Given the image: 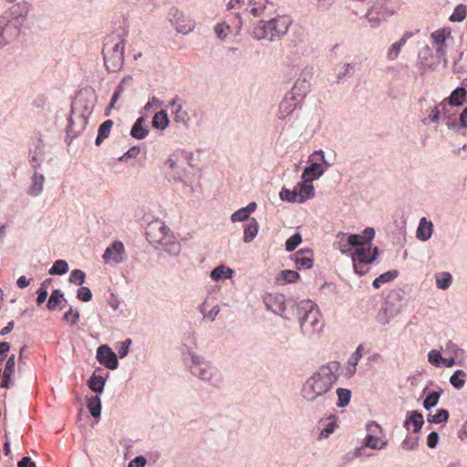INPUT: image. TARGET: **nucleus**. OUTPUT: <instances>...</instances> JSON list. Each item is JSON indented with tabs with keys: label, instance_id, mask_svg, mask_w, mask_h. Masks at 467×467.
Here are the masks:
<instances>
[{
	"label": "nucleus",
	"instance_id": "nucleus-1",
	"mask_svg": "<svg viewBox=\"0 0 467 467\" xmlns=\"http://www.w3.org/2000/svg\"><path fill=\"white\" fill-rule=\"evenodd\" d=\"M339 368L340 364L337 361L320 367L304 383L301 389L302 398L309 403H316V409L319 411L330 407L334 400L331 389L338 379Z\"/></svg>",
	"mask_w": 467,
	"mask_h": 467
},
{
	"label": "nucleus",
	"instance_id": "nucleus-2",
	"mask_svg": "<svg viewBox=\"0 0 467 467\" xmlns=\"http://www.w3.org/2000/svg\"><path fill=\"white\" fill-rule=\"evenodd\" d=\"M292 318L297 319L301 331L306 337H312L322 331L323 323L317 306L311 300L292 303Z\"/></svg>",
	"mask_w": 467,
	"mask_h": 467
},
{
	"label": "nucleus",
	"instance_id": "nucleus-3",
	"mask_svg": "<svg viewBox=\"0 0 467 467\" xmlns=\"http://www.w3.org/2000/svg\"><path fill=\"white\" fill-rule=\"evenodd\" d=\"M191 373L203 381L209 382L213 387H220L223 382V376L220 370L206 360L203 357L195 352L190 351Z\"/></svg>",
	"mask_w": 467,
	"mask_h": 467
},
{
	"label": "nucleus",
	"instance_id": "nucleus-4",
	"mask_svg": "<svg viewBox=\"0 0 467 467\" xmlns=\"http://www.w3.org/2000/svg\"><path fill=\"white\" fill-rule=\"evenodd\" d=\"M104 63L109 72H118L124 64V40L119 36L107 39L102 49Z\"/></svg>",
	"mask_w": 467,
	"mask_h": 467
},
{
	"label": "nucleus",
	"instance_id": "nucleus-5",
	"mask_svg": "<svg viewBox=\"0 0 467 467\" xmlns=\"http://www.w3.org/2000/svg\"><path fill=\"white\" fill-rule=\"evenodd\" d=\"M15 10L12 11V15H16V19L7 20L6 22L0 21V48H3L6 45L13 42L20 33L21 24L17 18L19 16H26L24 15L20 5L13 7Z\"/></svg>",
	"mask_w": 467,
	"mask_h": 467
},
{
	"label": "nucleus",
	"instance_id": "nucleus-6",
	"mask_svg": "<svg viewBox=\"0 0 467 467\" xmlns=\"http://www.w3.org/2000/svg\"><path fill=\"white\" fill-rule=\"evenodd\" d=\"M264 303L273 313L280 315L285 319H292V303H296L293 299L286 300L282 294L270 293L264 296Z\"/></svg>",
	"mask_w": 467,
	"mask_h": 467
},
{
	"label": "nucleus",
	"instance_id": "nucleus-7",
	"mask_svg": "<svg viewBox=\"0 0 467 467\" xmlns=\"http://www.w3.org/2000/svg\"><path fill=\"white\" fill-rule=\"evenodd\" d=\"M146 238L152 245H161L163 248L170 244L171 236L170 229L161 220L150 223L146 228Z\"/></svg>",
	"mask_w": 467,
	"mask_h": 467
},
{
	"label": "nucleus",
	"instance_id": "nucleus-8",
	"mask_svg": "<svg viewBox=\"0 0 467 467\" xmlns=\"http://www.w3.org/2000/svg\"><path fill=\"white\" fill-rule=\"evenodd\" d=\"M336 239L333 244L334 248L339 250L341 254L351 256L354 251L365 247L360 243L361 234L339 232L337 234Z\"/></svg>",
	"mask_w": 467,
	"mask_h": 467
},
{
	"label": "nucleus",
	"instance_id": "nucleus-9",
	"mask_svg": "<svg viewBox=\"0 0 467 467\" xmlns=\"http://www.w3.org/2000/svg\"><path fill=\"white\" fill-rule=\"evenodd\" d=\"M311 78V71L305 69L294 83V86L288 95L292 96L296 99H297V98H300V99L305 98L306 94L310 91Z\"/></svg>",
	"mask_w": 467,
	"mask_h": 467
},
{
	"label": "nucleus",
	"instance_id": "nucleus-10",
	"mask_svg": "<svg viewBox=\"0 0 467 467\" xmlns=\"http://www.w3.org/2000/svg\"><path fill=\"white\" fill-rule=\"evenodd\" d=\"M96 358L101 365L109 369L114 370L119 367L118 357L108 345H101L98 348Z\"/></svg>",
	"mask_w": 467,
	"mask_h": 467
},
{
	"label": "nucleus",
	"instance_id": "nucleus-11",
	"mask_svg": "<svg viewBox=\"0 0 467 467\" xmlns=\"http://www.w3.org/2000/svg\"><path fill=\"white\" fill-rule=\"evenodd\" d=\"M451 34V28L447 27L437 29L431 34V38L433 40V44L436 47V55L439 58H443L446 56V40Z\"/></svg>",
	"mask_w": 467,
	"mask_h": 467
},
{
	"label": "nucleus",
	"instance_id": "nucleus-12",
	"mask_svg": "<svg viewBox=\"0 0 467 467\" xmlns=\"http://www.w3.org/2000/svg\"><path fill=\"white\" fill-rule=\"evenodd\" d=\"M88 119L78 114V111H71L68 119L67 136L71 139L78 137L85 129Z\"/></svg>",
	"mask_w": 467,
	"mask_h": 467
},
{
	"label": "nucleus",
	"instance_id": "nucleus-13",
	"mask_svg": "<svg viewBox=\"0 0 467 467\" xmlns=\"http://www.w3.org/2000/svg\"><path fill=\"white\" fill-rule=\"evenodd\" d=\"M368 248V247H367V246L363 247V248H359L358 250L354 251L351 254V259L353 262L354 270H355V273L358 274V275H364L368 270V265L369 264H371L370 262H368V260L367 258V249Z\"/></svg>",
	"mask_w": 467,
	"mask_h": 467
},
{
	"label": "nucleus",
	"instance_id": "nucleus-14",
	"mask_svg": "<svg viewBox=\"0 0 467 467\" xmlns=\"http://www.w3.org/2000/svg\"><path fill=\"white\" fill-rule=\"evenodd\" d=\"M124 245L120 241H114L106 248L102 257L105 263L120 264L123 262Z\"/></svg>",
	"mask_w": 467,
	"mask_h": 467
},
{
	"label": "nucleus",
	"instance_id": "nucleus-15",
	"mask_svg": "<svg viewBox=\"0 0 467 467\" xmlns=\"http://www.w3.org/2000/svg\"><path fill=\"white\" fill-rule=\"evenodd\" d=\"M375 430L381 431V427L376 421H370L367 424V431L370 433L364 439V445L373 450H381L387 446L388 441H382L380 445H379L380 438L374 435Z\"/></svg>",
	"mask_w": 467,
	"mask_h": 467
},
{
	"label": "nucleus",
	"instance_id": "nucleus-16",
	"mask_svg": "<svg viewBox=\"0 0 467 467\" xmlns=\"http://www.w3.org/2000/svg\"><path fill=\"white\" fill-rule=\"evenodd\" d=\"M272 21L260 20L257 25L253 27L252 36L257 40L267 39L275 41L274 31L272 30Z\"/></svg>",
	"mask_w": 467,
	"mask_h": 467
},
{
	"label": "nucleus",
	"instance_id": "nucleus-17",
	"mask_svg": "<svg viewBox=\"0 0 467 467\" xmlns=\"http://www.w3.org/2000/svg\"><path fill=\"white\" fill-rule=\"evenodd\" d=\"M294 261L298 270L313 267V252L310 249H300L294 255Z\"/></svg>",
	"mask_w": 467,
	"mask_h": 467
},
{
	"label": "nucleus",
	"instance_id": "nucleus-18",
	"mask_svg": "<svg viewBox=\"0 0 467 467\" xmlns=\"http://www.w3.org/2000/svg\"><path fill=\"white\" fill-rule=\"evenodd\" d=\"M94 103L88 99L78 97L71 104V111H78V114L88 119L94 110Z\"/></svg>",
	"mask_w": 467,
	"mask_h": 467
},
{
	"label": "nucleus",
	"instance_id": "nucleus-19",
	"mask_svg": "<svg viewBox=\"0 0 467 467\" xmlns=\"http://www.w3.org/2000/svg\"><path fill=\"white\" fill-rule=\"evenodd\" d=\"M466 96V89L463 87H458L451 93V95L448 98L444 99L440 103V106L443 108H446L447 105L454 107L462 106L465 101Z\"/></svg>",
	"mask_w": 467,
	"mask_h": 467
},
{
	"label": "nucleus",
	"instance_id": "nucleus-20",
	"mask_svg": "<svg viewBox=\"0 0 467 467\" xmlns=\"http://www.w3.org/2000/svg\"><path fill=\"white\" fill-rule=\"evenodd\" d=\"M298 103V99H296L292 96L286 94L279 105V109L277 112L278 119H285L286 117L292 114L296 109Z\"/></svg>",
	"mask_w": 467,
	"mask_h": 467
},
{
	"label": "nucleus",
	"instance_id": "nucleus-21",
	"mask_svg": "<svg viewBox=\"0 0 467 467\" xmlns=\"http://www.w3.org/2000/svg\"><path fill=\"white\" fill-rule=\"evenodd\" d=\"M423 424V416L419 410H410L407 412V418L404 420V428L408 431L410 430V426L412 425V431L414 433H418L421 431Z\"/></svg>",
	"mask_w": 467,
	"mask_h": 467
},
{
	"label": "nucleus",
	"instance_id": "nucleus-22",
	"mask_svg": "<svg viewBox=\"0 0 467 467\" xmlns=\"http://www.w3.org/2000/svg\"><path fill=\"white\" fill-rule=\"evenodd\" d=\"M166 164L171 169V171L167 172V176L169 177V180H173L174 182H182L183 176L185 175V169L181 167L178 163L177 160H174L173 158L170 157L166 161Z\"/></svg>",
	"mask_w": 467,
	"mask_h": 467
},
{
	"label": "nucleus",
	"instance_id": "nucleus-23",
	"mask_svg": "<svg viewBox=\"0 0 467 467\" xmlns=\"http://www.w3.org/2000/svg\"><path fill=\"white\" fill-rule=\"evenodd\" d=\"M303 182L298 183V202L303 203L307 199L315 196V189L311 180L302 179Z\"/></svg>",
	"mask_w": 467,
	"mask_h": 467
},
{
	"label": "nucleus",
	"instance_id": "nucleus-24",
	"mask_svg": "<svg viewBox=\"0 0 467 467\" xmlns=\"http://www.w3.org/2000/svg\"><path fill=\"white\" fill-rule=\"evenodd\" d=\"M15 366H16V357L15 355H11L6 363L5 367L3 372V378L1 381V387L4 389H9L11 386V377L15 372Z\"/></svg>",
	"mask_w": 467,
	"mask_h": 467
},
{
	"label": "nucleus",
	"instance_id": "nucleus-25",
	"mask_svg": "<svg viewBox=\"0 0 467 467\" xmlns=\"http://www.w3.org/2000/svg\"><path fill=\"white\" fill-rule=\"evenodd\" d=\"M325 172V169L323 166L317 162H311V164L304 169V171L302 173L301 178L311 180L313 182L314 180H317L320 178Z\"/></svg>",
	"mask_w": 467,
	"mask_h": 467
},
{
	"label": "nucleus",
	"instance_id": "nucleus-26",
	"mask_svg": "<svg viewBox=\"0 0 467 467\" xmlns=\"http://www.w3.org/2000/svg\"><path fill=\"white\" fill-rule=\"evenodd\" d=\"M433 233V224L431 221H428L425 217L420 220V223L417 229V238L421 241H428Z\"/></svg>",
	"mask_w": 467,
	"mask_h": 467
},
{
	"label": "nucleus",
	"instance_id": "nucleus-27",
	"mask_svg": "<svg viewBox=\"0 0 467 467\" xmlns=\"http://www.w3.org/2000/svg\"><path fill=\"white\" fill-rule=\"evenodd\" d=\"M272 21V30L274 31L275 39L285 35L289 27L290 21L287 17H277L271 19Z\"/></svg>",
	"mask_w": 467,
	"mask_h": 467
},
{
	"label": "nucleus",
	"instance_id": "nucleus-28",
	"mask_svg": "<svg viewBox=\"0 0 467 467\" xmlns=\"http://www.w3.org/2000/svg\"><path fill=\"white\" fill-rule=\"evenodd\" d=\"M259 224L254 218L249 219L244 225V242H252L258 234Z\"/></svg>",
	"mask_w": 467,
	"mask_h": 467
},
{
	"label": "nucleus",
	"instance_id": "nucleus-29",
	"mask_svg": "<svg viewBox=\"0 0 467 467\" xmlns=\"http://www.w3.org/2000/svg\"><path fill=\"white\" fill-rule=\"evenodd\" d=\"M423 394L426 397L422 402V406L426 410H430L438 404L441 391L429 390L428 388H425Z\"/></svg>",
	"mask_w": 467,
	"mask_h": 467
},
{
	"label": "nucleus",
	"instance_id": "nucleus-30",
	"mask_svg": "<svg viewBox=\"0 0 467 467\" xmlns=\"http://www.w3.org/2000/svg\"><path fill=\"white\" fill-rule=\"evenodd\" d=\"M88 387L95 393L101 394L104 390V387L106 384V378L100 375H97L94 372L90 378L88 379Z\"/></svg>",
	"mask_w": 467,
	"mask_h": 467
},
{
	"label": "nucleus",
	"instance_id": "nucleus-31",
	"mask_svg": "<svg viewBox=\"0 0 467 467\" xmlns=\"http://www.w3.org/2000/svg\"><path fill=\"white\" fill-rule=\"evenodd\" d=\"M233 275L234 270L232 268L220 265L212 270L210 276L213 281H219L223 279H230Z\"/></svg>",
	"mask_w": 467,
	"mask_h": 467
},
{
	"label": "nucleus",
	"instance_id": "nucleus-32",
	"mask_svg": "<svg viewBox=\"0 0 467 467\" xmlns=\"http://www.w3.org/2000/svg\"><path fill=\"white\" fill-rule=\"evenodd\" d=\"M44 182V175L35 171L32 176V185L28 190V193L32 196H38L43 192Z\"/></svg>",
	"mask_w": 467,
	"mask_h": 467
},
{
	"label": "nucleus",
	"instance_id": "nucleus-33",
	"mask_svg": "<svg viewBox=\"0 0 467 467\" xmlns=\"http://www.w3.org/2000/svg\"><path fill=\"white\" fill-rule=\"evenodd\" d=\"M300 278V275L294 270H283L276 275L278 285H286L295 283Z\"/></svg>",
	"mask_w": 467,
	"mask_h": 467
},
{
	"label": "nucleus",
	"instance_id": "nucleus-34",
	"mask_svg": "<svg viewBox=\"0 0 467 467\" xmlns=\"http://www.w3.org/2000/svg\"><path fill=\"white\" fill-rule=\"evenodd\" d=\"M170 123L168 113L166 110L161 109L154 114L152 119V127L156 130H163Z\"/></svg>",
	"mask_w": 467,
	"mask_h": 467
},
{
	"label": "nucleus",
	"instance_id": "nucleus-35",
	"mask_svg": "<svg viewBox=\"0 0 467 467\" xmlns=\"http://www.w3.org/2000/svg\"><path fill=\"white\" fill-rule=\"evenodd\" d=\"M113 124V120L107 119L99 125L98 130V135L95 140V144L97 146H99L103 142V140L109 137Z\"/></svg>",
	"mask_w": 467,
	"mask_h": 467
},
{
	"label": "nucleus",
	"instance_id": "nucleus-36",
	"mask_svg": "<svg viewBox=\"0 0 467 467\" xmlns=\"http://www.w3.org/2000/svg\"><path fill=\"white\" fill-rule=\"evenodd\" d=\"M399 275L398 270H389L379 275L372 283L374 288L379 289L383 284L389 283Z\"/></svg>",
	"mask_w": 467,
	"mask_h": 467
},
{
	"label": "nucleus",
	"instance_id": "nucleus-37",
	"mask_svg": "<svg viewBox=\"0 0 467 467\" xmlns=\"http://www.w3.org/2000/svg\"><path fill=\"white\" fill-rule=\"evenodd\" d=\"M88 400V409L90 412V415L97 419L100 417L101 414V400L99 396H91L87 398Z\"/></svg>",
	"mask_w": 467,
	"mask_h": 467
},
{
	"label": "nucleus",
	"instance_id": "nucleus-38",
	"mask_svg": "<svg viewBox=\"0 0 467 467\" xmlns=\"http://www.w3.org/2000/svg\"><path fill=\"white\" fill-rule=\"evenodd\" d=\"M132 83V77L126 76L122 78L120 83L117 86L109 103V108H113L120 95L124 92V86L130 85Z\"/></svg>",
	"mask_w": 467,
	"mask_h": 467
},
{
	"label": "nucleus",
	"instance_id": "nucleus-39",
	"mask_svg": "<svg viewBox=\"0 0 467 467\" xmlns=\"http://www.w3.org/2000/svg\"><path fill=\"white\" fill-rule=\"evenodd\" d=\"M436 285L441 290H446L452 283V276L449 272H441L435 275Z\"/></svg>",
	"mask_w": 467,
	"mask_h": 467
},
{
	"label": "nucleus",
	"instance_id": "nucleus-40",
	"mask_svg": "<svg viewBox=\"0 0 467 467\" xmlns=\"http://www.w3.org/2000/svg\"><path fill=\"white\" fill-rule=\"evenodd\" d=\"M450 417V413L446 409H439L435 414H429L427 420L430 423L441 424L446 423Z\"/></svg>",
	"mask_w": 467,
	"mask_h": 467
},
{
	"label": "nucleus",
	"instance_id": "nucleus-41",
	"mask_svg": "<svg viewBox=\"0 0 467 467\" xmlns=\"http://www.w3.org/2000/svg\"><path fill=\"white\" fill-rule=\"evenodd\" d=\"M62 300H64V293L60 289L53 290L47 304V309L55 310Z\"/></svg>",
	"mask_w": 467,
	"mask_h": 467
},
{
	"label": "nucleus",
	"instance_id": "nucleus-42",
	"mask_svg": "<svg viewBox=\"0 0 467 467\" xmlns=\"http://www.w3.org/2000/svg\"><path fill=\"white\" fill-rule=\"evenodd\" d=\"M337 406L338 408H345L349 404L351 399V391L348 389L338 388L337 389Z\"/></svg>",
	"mask_w": 467,
	"mask_h": 467
},
{
	"label": "nucleus",
	"instance_id": "nucleus-43",
	"mask_svg": "<svg viewBox=\"0 0 467 467\" xmlns=\"http://www.w3.org/2000/svg\"><path fill=\"white\" fill-rule=\"evenodd\" d=\"M68 271V264L62 259L57 260L52 267L48 270V274L51 275H61Z\"/></svg>",
	"mask_w": 467,
	"mask_h": 467
},
{
	"label": "nucleus",
	"instance_id": "nucleus-44",
	"mask_svg": "<svg viewBox=\"0 0 467 467\" xmlns=\"http://www.w3.org/2000/svg\"><path fill=\"white\" fill-rule=\"evenodd\" d=\"M465 372L462 369H457L450 378V383L457 389L463 388L465 380L463 377Z\"/></svg>",
	"mask_w": 467,
	"mask_h": 467
},
{
	"label": "nucleus",
	"instance_id": "nucleus-45",
	"mask_svg": "<svg viewBox=\"0 0 467 467\" xmlns=\"http://www.w3.org/2000/svg\"><path fill=\"white\" fill-rule=\"evenodd\" d=\"M467 16V9L464 5H458L453 13L450 16L451 22H462L466 18Z\"/></svg>",
	"mask_w": 467,
	"mask_h": 467
},
{
	"label": "nucleus",
	"instance_id": "nucleus-46",
	"mask_svg": "<svg viewBox=\"0 0 467 467\" xmlns=\"http://www.w3.org/2000/svg\"><path fill=\"white\" fill-rule=\"evenodd\" d=\"M149 134V129L144 126H140L136 123L133 124L130 130V136L136 140H143Z\"/></svg>",
	"mask_w": 467,
	"mask_h": 467
},
{
	"label": "nucleus",
	"instance_id": "nucleus-47",
	"mask_svg": "<svg viewBox=\"0 0 467 467\" xmlns=\"http://www.w3.org/2000/svg\"><path fill=\"white\" fill-rule=\"evenodd\" d=\"M280 198L283 201H286L288 202H298V192L296 189L289 190L286 188H283L280 192Z\"/></svg>",
	"mask_w": 467,
	"mask_h": 467
},
{
	"label": "nucleus",
	"instance_id": "nucleus-48",
	"mask_svg": "<svg viewBox=\"0 0 467 467\" xmlns=\"http://www.w3.org/2000/svg\"><path fill=\"white\" fill-rule=\"evenodd\" d=\"M302 242V236L300 233H295L292 236H290L285 242V250L287 252H293Z\"/></svg>",
	"mask_w": 467,
	"mask_h": 467
},
{
	"label": "nucleus",
	"instance_id": "nucleus-49",
	"mask_svg": "<svg viewBox=\"0 0 467 467\" xmlns=\"http://www.w3.org/2000/svg\"><path fill=\"white\" fill-rule=\"evenodd\" d=\"M86 274L80 269H74L71 271L69 275V283L74 284L76 285H82L85 282Z\"/></svg>",
	"mask_w": 467,
	"mask_h": 467
},
{
	"label": "nucleus",
	"instance_id": "nucleus-50",
	"mask_svg": "<svg viewBox=\"0 0 467 467\" xmlns=\"http://www.w3.org/2000/svg\"><path fill=\"white\" fill-rule=\"evenodd\" d=\"M375 237V230L372 227H367L363 231V234L361 235V244L364 246L369 247L372 245L371 242Z\"/></svg>",
	"mask_w": 467,
	"mask_h": 467
},
{
	"label": "nucleus",
	"instance_id": "nucleus-51",
	"mask_svg": "<svg viewBox=\"0 0 467 467\" xmlns=\"http://www.w3.org/2000/svg\"><path fill=\"white\" fill-rule=\"evenodd\" d=\"M429 362L436 368H440L441 366V362L443 360V357L441 352L437 349H432L428 354Z\"/></svg>",
	"mask_w": 467,
	"mask_h": 467
},
{
	"label": "nucleus",
	"instance_id": "nucleus-52",
	"mask_svg": "<svg viewBox=\"0 0 467 467\" xmlns=\"http://www.w3.org/2000/svg\"><path fill=\"white\" fill-rule=\"evenodd\" d=\"M63 319L68 322L71 326L76 325L79 320V312L78 310H74L72 306L65 312Z\"/></svg>",
	"mask_w": 467,
	"mask_h": 467
},
{
	"label": "nucleus",
	"instance_id": "nucleus-53",
	"mask_svg": "<svg viewBox=\"0 0 467 467\" xmlns=\"http://www.w3.org/2000/svg\"><path fill=\"white\" fill-rule=\"evenodd\" d=\"M77 297L82 302H88L92 299V292L87 286H80L77 291Z\"/></svg>",
	"mask_w": 467,
	"mask_h": 467
},
{
	"label": "nucleus",
	"instance_id": "nucleus-54",
	"mask_svg": "<svg viewBox=\"0 0 467 467\" xmlns=\"http://www.w3.org/2000/svg\"><path fill=\"white\" fill-rule=\"evenodd\" d=\"M174 115V120L176 122L187 124L189 119L188 113L182 109V106L181 104L177 105Z\"/></svg>",
	"mask_w": 467,
	"mask_h": 467
},
{
	"label": "nucleus",
	"instance_id": "nucleus-55",
	"mask_svg": "<svg viewBox=\"0 0 467 467\" xmlns=\"http://www.w3.org/2000/svg\"><path fill=\"white\" fill-rule=\"evenodd\" d=\"M440 104L433 107L431 110L430 115L427 119L423 120L424 124H431L433 122H437L441 118V109H440Z\"/></svg>",
	"mask_w": 467,
	"mask_h": 467
},
{
	"label": "nucleus",
	"instance_id": "nucleus-56",
	"mask_svg": "<svg viewBox=\"0 0 467 467\" xmlns=\"http://www.w3.org/2000/svg\"><path fill=\"white\" fill-rule=\"evenodd\" d=\"M249 217H250V215L247 213V211H245V209L243 207V208L237 210L236 212H234L231 215V220L234 223L244 222V221H248L250 219Z\"/></svg>",
	"mask_w": 467,
	"mask_h": 467
},
{
	"label": "nucleus",
	"instance_id": "nucleus-57",
	"mask_svg": "<svg viewBox=\"0 0 467 467\" xmlns=\"http://www.w3.org/2000/svg\"><path fill=\"white\" fill-rule=\"evenodd\" d=\"M231 31V27L230 26L228 25H225V24H218L215 27H214V32L216 34V36L220 38V39H224L228 33Z\"/></svg>",
	"mask_w": 467,
	"mask_h": 467
},
{
	"label": "nucleus",
	"instance_id": "nucleus-58",
	"mask_svg": "<svg viewBox=\"0 0 467 467\" xmlns=\"http://www.w3.org/2000/svg\"><path fill=\"white\" fill-rule=\"evenodd\" d=\"M140 150L137 146L130 148L121 157L119 158V161H127L129 159L136 158Z\"/></svg>",
	"mask_w": 467,
	"mask_h": 467
},
{
	"label": "nucleus",
	"instance_id": "nucleus-59",
	"mask_svg": "<svg viewBox=\"0 0 467 467\" xmlns=\"http://www.w3.org/2000/svg\"><path fill=\"white\" fill-rule=\"evenodd\" d=\"M36 304L38 306L42 305L47 298L48 292L47 286H45V284H41L40 287L36 290Z\"/></svg>",
	"mask_w": 467,
	"mask_h": 467
},
{
	"label": "nucleus",
	"instance_id": "nucleus-60",
	"mask_svg": "<svg viewBox=\"0 0 467 467\" xmlns=\"http://www.w3.org/2000/svg\"><path fill=\"white\" fill-rule=\"evenodd\" d=\"M131 343H132V340L130 338H127L121 342V344L118 349L119 357L120 358H123L128 355Z\"/></svg>",
	"mask_w": 467,
	"mask_h": 467
},
{
	"label": "nucleus",
	"instance_id": "nucleus-61",
	"mask_svg": "<svg viewBox=\"0 0 467 467\" xmlns=\"http://www.w3.org/2000/svg\"><path fill=\"white\" fill-rule=\"evenodd\" d=\"M400 49H401V47H400L399 44H397L396 42L393 43L389 48V51L387 54L388 59L395 60L399 57Z\"/></svg>",
	"mask_w": 467,
	"mask_h": 467
},
{
	"label": "nucleus",
	"instance_id": "nucleus-62",
	"mask_svg": "<svg viewBox=\"0 0 467 467\" xmlns=\"http://www.w3.org/2000/svg\"><path fill=\"white\" fill-rule=\"evenodd\" d=\"M431 56V50L428 46H426L418 54V58H419L420 63L421 65H427V61Z\"/></svg>",
	"mask_w": 467,
	"mask_h": 467
},
{
	"label": "nucleus",
	"instance_id": "nucleus-63",
	"mask_svg": "<svg viewBox=\"0 0 467 467\" xmlns=\"http://www.w3.org/2000/svg\"><path fill=\"white\" fill-rule=\"evenodd\" d=\"M439 442V434L436 431H431L427 437V445L429 448L433 449Z\"/></svg>",
	"mask_w": 467,
	"mask_h": 467
},
{
	"label": "nucleus",
	"instance_id": "nucleus-64",
	"mask_svg": "<svg viewBox=\"0 0 467 467\" xmlns=\"http://www.w3.org/2000/svg\"><path fill=\"white\" fill-rule=\"evenodd\" d=\"M147 461L144 456H136L130 461L128 467H145Z\"/></svg>",
	"mask_w": 467,
	"mask_h": 467
}]
</instances>
